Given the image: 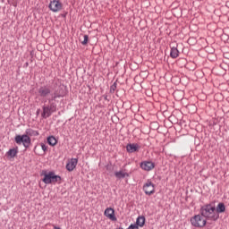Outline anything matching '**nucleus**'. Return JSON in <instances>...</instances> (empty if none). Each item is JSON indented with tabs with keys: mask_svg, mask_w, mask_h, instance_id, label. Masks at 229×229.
Wrapping results in <instances>:
<instances>
[{
	"mask_svg": "<svg viewBox=\"0 0 229 229\" xmlns=\"http://www.w3.org/2000/svg\"><path fill=\"white\" fill-rule=\"evenodd\" d=\"M64 96H65V94L64 93V91H62V89H55L54 94H52V98H47L49 106H43V112L41 114L43 119H47V117H51L54 112H56V104L53 101H56L57 98H64Z\"/></svg>",
	"mask_w": 229,
	"mask_h": 229,
	"instance_id": "obj_1",
	"label": "nucleus"
},
{
	"mask_svg": "<svg viewBox=\"0 0 229 229\" xmlns=\"http://www.w3.org/2000/svg\"><path fill=\"white\" fill-rule=\"evenodd\" d=\"M38 131H35L33 129H26L25 134L23 135H16L14 137V141L18 146L22 144L24 148H29L31 145V138L30 137H38Z\"/></svg>",
	"mask_w": 229,
	"mask_h": 229,
	"instance_id": "obj_2",
	"label": "nucleus"
},
{
	"mask_svg": "<svg viewBox=\"0 0 229 229\" xmlns=\"http://www.w3.org/2000/svg\"><path fill=\"white\" fill-rule=\"evenodd\" d=\"M200 216L206 219L211 221H217L219 219V214L216 212V207L212 204H207L200 208Z\"/></svg>",
	"mask_w": 229,
	"mask_h": 229,
	"instance_id": "obj_3",
	"label": "nucleus"
},
{
	"mask_svg": "<svg viewBox=\"0 0 229 229\" xmlns=\"http://www.w3.org/2000/svg\"><path fill=\"white\" fill-rule=\"evenodd\" d=\"M41 176H44L42 182L46 183V185L54 184L55 183H62V177L60 175H55L54 171L43 170L41 173Z\"/></svg>",
	"mask_w": 229,
	"mask_h": 229,
	"instance_id": "obj_4",
	"label": "nucleus"
},
{
	"mask_svg": "<svg viewBox=\"0 0 229 229\" xmlns=\"http://www.w3.org/2000/svg\"><path fill=\"white\" fill-rule=\"evenodd\" d=\"M201 215H195L191 218V223L195 228H203L207 225V219H204Z\"/></svg>",
	"mask_w": 229,
	"mask_h": 229,
	"instance_id": "obj_5",
	"label": "nucleus"
},
{
	"mask_svg": "<svg viewBox=\"0 0 229 229\" xmlns=\"http://www.w3.org/2000/svg\"><path fill=\"white\" fill-rule=\"evenodd\" d=\"M38 94L39 98H53V94H55V90L53 91V88L49 85L41 86L38 89Z\"/></svg>",
	"mask_w": 229,
	"mask_h": 229,
	"instance_id": "obj_6",
	"label": "nucleus"
},
{
	"mask_svg": "<svg viewBox=\"0 0 229 229\" xmlns=\"http://www.w3.org/2000/svg\"><path fill=\"white\" fill-rule=\"evenodd\" d=\"M143 191L147 196L155 194V184H153L151 181L148 180L147 182L143 185Z\"/></svg>",
	"mask_w": 229,
	"mask_h": 229,
	"instance_id": "obj_7",
	"label": "nucleus"
},
{
	"mask_svg": "<svg viewBox=\"0 0 229 229\" xmlns=\"http://www.w3.org/2000/svg\"><path fill=\"white\" fill-rule=\"evenodd\" d=\"M48 8L54 12H60L62 10V3H60V0H53L50 2Z\"/></svg>",
	"mask_w": 229,
	"mask_h": 229,
	"instance_id": "obj_8",
	"label": "nucleus"
},
{
	"mask_svg": "<svg viewBox=\"0 0 229 229\" xmlns=\"http://www.w3.org/2000/svg\"><path fill=\"white\" fill-rule=\"evenodd\" d=\"M104 215L111 221H117V217L115 216V210H114L112 208H106Z\"/></svg>",
	"mask_w": 229,
	"mask_h": 229,
	"instance_id": "obj_9",
	"label": "nucleus"
},
{
	"mask_svg": "<svg viewBox=\"0 0 229 229\" xmlns=\"http://www.w3.org/2000/svg\"><path fill=\"white\" fill-rule=\"evenodd\" d=\"M140 166L143 171H153V169H155V163L151 161H143L140 163Z\"/></svg>",
	"mask_w": 229,
	"mask_h": 229,
	"instance_id": "obj_10",
	"label": "nucleus"
},
{
	"mask_svg": "<svg viewBox=\"0 0 229 229\" xmlns=\"http://www.w3.org/2000/svg\"><path fill=\"white\" fill-rule=\"evenodd\" d=\"M76 165H78V158H72L67 164H66V169L70 173L74 171L76 169Z\"/></svg>",
	"mask_w": 229,
	"mask_h": 229,
	"instance_id": "obj_11",
	"label": "nucleus"
},
{
	"mask_svg": "<svg viewBox=\"0 0 229 229\" xmlns=\"http://www.w3.org/2000/svg\"><path fill=\"white\" fill-rule=\"evenodd\" d=\"M18 153H19V148L16 147L9 149V151L5 153V157H7V158H15Z\"/></svg>",
	"mask_w": 229,
	"mask_h": 229,
	"instance_id": "obj_12",
	"label": "nucleus"
},
{
	"mask_svg": "<svg viewBox=\"0 0 229 229\" xmlns=\"http://www.w3.org/2000/svg\"><path fill=\"white\" fill-rule=\"evenodd\" d=\"M126 149L128 153H137L139 151V144L129 143L126 146Z\"/></svg>",
	"mask_w": 229,
	"mask_h": 229,
	"instance_id": "obj_13",
	"label": "nucleus"
},
{
	"mask_svg": "<svg viewBox=\"0 0 229 229\" xmlns=\"http://www.w3.org/2000/svg\"><path fill=\"white\" fill-rule=\"evenodd\" d=\"M114 176L118 179V180H123L124 178H128L130 176V174L124 172V170H120L118 172L114 173Z\"/></svg>",
	"mask_w": 229,
	"mask_h": 229,
	"instance_id": "obj_14",
	"label": "nucleus"
},
{
	"mask_svg": "<svg viewBox=\"0 0 229 229\" xmlns=\"http://www.w3.org/2000/svg\"><path fill=\"white\" fill-rule=\"evenodd\" d=\"M225 211H226V207L225 206V203L223 202L218 203L216 208V214H223V212H225Z\"/></svg>",
	"mask_w": 229,
	"mask_h": 229,
	"instance_id": "obj_15",
	"label": "nucleus"
},
{
	"mask_svg": "<svg viewBox=\"0 0 229 229\" xmlns=\"http://www.w3.org/2000/svg\"><path fill=\"white\" fill-rule=\"evenodd\" d=\"M170 56L171 58H178V56H180V51H178V48L173 47L171 48Z\"/></svg>",
	"mask_w": 229,
	"mask_h": 229,
	"instance_id": "obj_16",
	"label": "nucleus"
},
{
	"mask_svg": "<svg viewBox=\"0 0 229 229\" xmlns=\"http://www.w3.org/2000/svg\"><path fill=\"white\" fill-rule=\"evenodd\" d=\"M146 224V217L144 216H139L136 220V225L137 226H140V228H142V226H144V225Z\"/></svg>",
	"mask_w": 229,
	"mask_h": 229,
	"instance_id": "obj_17",
	"label": "nucleus"
},
{
	"mask_svg": "<svg viewBox=\"0 0 229 229\" xmlns=\"http://www.w3.org/2000/svg\"><path fill=\"white\" fill-rule=\"evenodd\" d=\"M47 142L50 146H56V144H58V140H56V138H55V136H49L47 138Z\"/></svg>",
	"mask_w": 229,
	"mask_h": 229,
	"instance_id": "obj_18",
	"label": "nucleus"
},
{
	"mask_svg": "<svg viewBox=\"0 0 229 229\" xmlns=\"http://www.w3.org/2000/svg\"><path fill=\"white\" fill-rule=\"evenodd\" d=\"M82 46L89 44V35H84V40L81 42Z\"/></svg>",
	"mask_w": 229,
	"mask_h": 229,
	"instance_id": "obj_19",
	"label": "nucleus"
},
{
	"mask_svg": "<svg viewBox=\"0 0 229 229\" xmlns=\"http://www.w3.org/2000/svg\"><path fill=\"white\" fill-rule=\"evenodd\" d=\"M117 89V83H114L111 87H110V92H115V89Z\"/></svg>",
	"mask_w": 229,
	"mask_h": 229,
	"instance_id": "obj_20",
	"label": "nucleus"
},
{
	"mask_svg": "<svg viewBox=\"0 0 229 229\" xmlns=\"http://www.w3.org/2000/svg\"><path fill=\"white\" fill-rule=\"evenodd\" d=\"M41 148H42V150L46 153V151H47V145L46 144H44V143H41Z\"/></svg>",
	"mask_w": 229,
	"mask_h": 229,
	"instance_id": "obj_21",
	"label": "nucleus"
},
{
	"mask_svg": "<svg viewBox=\"0 0 229 229\" xmlns=\"http://www.w3.org/2000/svg\"><path fill=\"white\" fill-rule=\"evenodd\" d=\"M128 228L129 229H139V227L137 226V224H131Z\"/></svg>",
	"mask_w": 229,
	"mask_h": 229,
	"instance_id": "obj_22",
	"label": "nucleus"
},
{
	"mask_svg": "<svg viewBox=\"0 0 229 229\" xmlns=\"http://www.w3.org/2000/svg\"><path fill=\"white\" fill-rule=\"evenodd\" d=\"M106 171H112L114 169V167L112 166V165H107L106 166Z\"/></svg>",
	"mask_w": 229,
	"mask_h": 229,
	"instance_id": "obj_23",
	"label": "nucleus"
},
{
	"mask_svg": "<svg viewBox=\"0 0 229 229\" xmlns=\"http://www.w3.org/2000/svg\"><path fill=\"white\" fill-rule=\"evenodd\" d=\"M54 229H61V228H60V227H56V226H55V227H54Z\"/></svg>",
	"mask_w": 229,
	"mask_h": 229,
	"instance_id": "obj_24",
	"label": "nucleus"
},
{
	"mask_svg": "<svg viewBox=\"0 0 229 229\" xmlns=\"http://www.w3.org/2000/svg\"><path fill=\"white\" fill-rule=\"evenodd\" d=\"M39 110L37 112V114H38Z\"/></svg>",
	"mask_w": 229,
	"mask_h": 229,
	"instance_id": "obj_25",
	"label": "nucleus"
},
{
	"mask_svg": "<svg viewBox=\"0 0 229 229\" xmlns=\"http://www.w3.org/2000/svg\"><path fill=\"white\" fill-rule=\"evenodd\" d=\"M105 99H106V97H105Z\"/></svg>",
	"mask_w": 229,
	"mask_h": 229,
	"instance_id": "obj_26",
	"label": "nucleus"
}]
</instances>
